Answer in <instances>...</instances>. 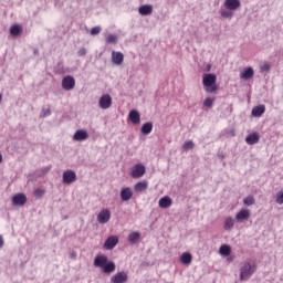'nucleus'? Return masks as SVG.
I'll return each mask as SVG.
<instances>
[{
    "label": "nucleus",
    "mask_w": 283,
    "mask_h": 283,
    "mask_svg": "<svg viewBox=\"0 0 283 283\" xmlns=\"http://www.w3.org/2000/svg\"><path fill=\"white\" fill-rule=\"evenodd\" d=\"M94 266L102 269L105 275H112V273L116 271V263H114V261H109L106 255H97L94 259Z\"/></svg>",
    "instance_id": "1"
},
{
    "label": "nucleus",
    "mask_w": 283,
    "mask_h": 283,
    "mask_svg": "<svg viewBox=\"0 0 283 283\" xmlns=\"http://www.w3.org/2000/svg\"><path fill=\"white\" fill-rule=\"evenodd\" d=\"M218 76L213 73H207L202 75V85L208 94H216L218 92Z\"/></svg>",
    "instance_id": "2"
},
{
    "label": "nucleus",
    "mask_w": 283,
    "mask_h": 283,
    "mask_svg": "<svg viewBox=\"0 0 283 283\" xmlns=\"http://www.w3.org/2000/svg\"><path fill=\"white\" fill-rule=\"evenodd\" d=\"M255 271H258V265L255 264V262H244L240 269V280L244 282L251 279V275H253Z\"/></svg>",
    "instance_id": "3"
},
{
    "label": "nucleus",
    "mask_w": 283,
    "mask_h": 283,
    "mask_svg": "<svg viewBox=\"0 0 283 283\" xmlns=\"http://www.w3.org/2000/svg\"><path fill=\"white\" fill-rule=\"evenodd\" d=\"M62 87L66 92H71V90H74L76 87V80H74V76L66 75L62 78Z\"/></svg>",
    "instance_id": "4"
},
{
    "label": "nucleus",
    "mask_w": 283,
    "mask_h": 283,
    "mask_svg": "<svg viewBox=\"0 0 283 283\" xmlns=\"http://www.w3.org/2000/svg\"><path fill=\"white\" fill-rule=\"evenodd\" d=\"M112 218V212L109 209H103L98 214H97V222L99 224H107Z\"/></svg>",
    "instance_id": "5"
},
{
    "label": "nucleus",
    "mask_w": 283,
    "mask_h": 283,
    "mask_svg": "<svg viewBox=\"0 0 283 283\" xmlns=\"http://www.w3.org/2000/svg\"><path fill=\"white\" fill-rule=\"evenodd\" d=\"M98 105L101 109H109L112 107V96L109 94L102 95Z\"/></svg>",
    "instance_id": "6"
},
{
    "label": "nucleus",
    "mask_w": 283,
    "mask_h": 283,
    "mask_svg": "<svg viewBox=\"0 0 283 283\" xmlns=\"http://www.w3.org/2000/svg\"><path fill=\"white\" fill-rule=\"evenodd\" d=\"M145 166L143 164H136L130 172L132 178H143L145 176Z\"/></svg>",
    "instance_id": "7"
},
{
    "label": "nucleus",
    "mask_w": 283,
    "mask_h": 283,
    "mask_svg": "<svg viewBox=\"0 0 283 283\" xmlns=\"http://www.w3.org/2000/svg\"><path fill=\"white\" fill-rule=\"evenodd\" d=\"M64 185H72L76 180V172L74 170H65L62 175Z\"/></svg>",
    "instance_id": "8"
},
{
    "label": "nucleus",
    "mask_w": 283,
    "mask_h": 283,
    "mask_svg": "<svg viewBox=\"0 0 283 283\" xmlns=\"http://www.w3.org/2000/svg\"><path fill=\"white\" fill-rule=\"evenodd\" d=\"M90 138V133L85 129H78L73 135V140L77 143H83V140H87Z\"/></svg>",
    "instance_id": "9"
},
{
    "label": "nucleus",
    "mask_w": 283,
    "mask_h": 283,
    "mask_svg": "<svg viewBox=\"0 0 283 283\" xmlns=\"http://www.w3.org/2000/svg\"><path fill=\"white\" fill-rule=\"evenodd\" d=\"M28 202V197L24 193H17L12 198V203L14 207H23Z\"/></svg>",
    "instance_id": "10"
},
{
    "label": "nucleus",
    "mask_w": 283,
    "mask_h": 283,
    "mask_svg": "<svg viewBox=\"0 0 283 283\" xmlns=\"http://www.w3.org/2000/svg\"><path fill=\"white\" fill-rule=\"evenodd\" d=\"M116 244H118V237L111 235L104 242V249H106V251H112V249H114Z\"/></svg>",
    "instance_id": "11"
},
{
    "label": "nucleus",
    "mask_w": 283,
    "mask_h": 283,
    "mask_svg": "<svg viewBox=\"0 0 283 283\" xmlns=\"http://www.w3.org/2000/svg\"><path fill=\"white\" fill-rule=\"evenodd\" d=\"M249 218H251V210L249 209H241L235 214V220H238V222H244V220H249Z\"/></svg>",
    "instance_id": "12"
},
{
    "label": "nucleus",
    "mask_w": 283,
    "mask_h": 283,
    "mask_svg": "<svg viewBox=\"0 0 283 283\" xmlns=\"http://www.w3.org/2000/svg\"><path fill=\"white\" fill-rule=\"evenodd\" d=\"M128 276L125 272H117L115 275L111 277L112 283H125L127 282Z\"/></svg>",
    "instance_id": "13"
},
{
    "label": "nucleus",
    "mask_w": 283,
    "mask_h": 283,
    "mask_svg": "<svg viewBox=\"0 0 283 283\" xmlns=\"http://www.w3.org/2000/svg\"><path fill=\"white\" fill-rule=\"evenodd\" d=\"M242 6V2L240 0H226L224 1V7L227 10L235 11Z\"/></svg>",
    "instance_id": "14"
},
{
    "label": "nucleus",
    "mask_w": 283,
    "mask_h": 283,
    "mask_svg": "<svg viewBox=\"0 0 283 283\" xmlns=\"http://www.w3.org/2000/svg\"><path fill=\"white\" fill-rule=\"evenodd\" d=\"M123 61H125V55L123 53L116 51L112 52V62L115 65H123Z\"/></svg>",
    "instance_id": "15"
},
{
    "label": "nucleus",
    "mask_w": 283,
    "mask_h": 283,
    "mask_svg": "<svg viewBox=\"0 0 283 283\" xmlns=\"http://www.w3.org/2000/svg\"><path fill=\"white\" fill-rule=\"evenodd\" d=\"M134 192H132V188H122L120 190V199L123 202H127L132 200Z\"/></svg>",
    "instance_id": "16"
},
{
    "label": "nucleus",
    "mask_w": 283,
    "mask_h": 283,
    "mask_svg": "<svg viewBox=\"0 0 283 283\" xmlns=\"http://www.w3.org/2000/svg\"><path fill=\"white\" fill-rule=\"evenodd\" d=\"M138 12H139V14H142V17H149V14H151V12H154V6L143 4L139 7Z\"/></svg>",
    "instance_id": "17"
},
{
    "label": "nucleus",
    "mask_w": 283,
    "mask_h": 283,
    "mask_svg": "<svg viewBox=\"0 0 283 283\" xmlns=\"http://www.w3.org/2000/svg\"><path fill=\"white\" fill-rule=\"evenodd\" d=\"M128 118L133 125H139L140 124V113L138 111L133 109L128 114Z\"/></svg>",
    "instance_id": "18"
},
{
    "label": "nucleus",
    "mask_w": 283,
    "mask_h": 283,
    "mask_svg": "<svg viewBox=\"0 0 283 283\" xmlns=\"http://www.w3.org/2000/svg\"><path fill=\"white\" fill-rule=\"evenodd\" d=\"M245 143L248 145H258L260 143V134L251 133L245 137Z\"/></svg>",
    "instance_id": "19"
},
{
    "label": "nucleus",
    "mask_w": 283,
    "mask_h": 283,
    "mask_svg": "<svg viewBox=\"0 0 283 283\" xmlns=\"http://www.w3.org/2000/svg\"><path fill=\"white\" fill-rule=\"evenodd\" d=\"M254 74H255V71H253V67L249 66L244 69V71L240 74V78H243L244 81H249L253 78Z\"/></svg>",
    "instance_id": "20"
},
{
    "label": "nucleus",
    "mask_w": 283,
    "mask_h": 283,
    "mask_svg": "<svg viewBox=\"0 0 283 283\" xmlns=\"http://www.w3.org/2000/svg\"><path fill=\"white\" fill-rule=\"evenodd\" d=\"M265 112H266V106L264 105L254 106L252 108V116H254V118H260V116H262Z\"/></svg>",
    "instance_id": "21"
},
{
    "label": "nucleus",
    "mask_w": 283,
    "mask_h": 283,
    "mask_svg": "<svg viewBox=\"0 0 283 283\" xmlns=\"http://www.w3.org/2000/svg\"><path fill=\"white\" fill-rule=\"evenodd\" d=\"M153 130H154V124L151 122H147L143 124L140 128V132L142 134H144V136H149V134H151Z\"/></svg>",
    "instance_id": "22"
},
{
    "label": "nucleus",
    "mask_w": 283,
    "mask_h": 283,
    "mask_svg": "<svg viewBox=\"0 0 283 283\" xmlns=\"http://www.w3.org/2000/svg\"><path fill=\"white\" fill-rule=\"evenodd\" d=\"M160 209H169V207H171V199L167 196L163 197L159 199L158 202Z\"/></svg>",
    "instance_id": "23"
},
{
    "label": "nucleus",
    "mask_w": 283,
    "mask_h": 283,
    "mask_svg": "<svg viewBox=\"0 0 283 283\" xmlns=\"http://www.w3.org/2000/svg\"><path fill=\"white\" fill-rule=\"evenodd\" d=\"M21 32H23V28L20 24H13L10 28L11 36H21Z\"/></svg>",
    "instance_id": "24"
},
{
    "label": "nucleus",
    "mask_w": 283,
    "mask_h": 283,
    "mask_svg": "<svg viewBox=\"0 0 283 283\" xmlns=\"http://www.w3.org/2000/svg\"><path fill=\"white\" fill-rule=\"evenodd\" d=\"M149 187V182L147 180L139 181L135 185L134 189L139 193L140 191H145Z\"/></svg>",
    "instance_id": "25"
},
{
    "label": "nucleus",
    "mask_w": 283,
    "mask_h": 283,
    "mask_svg": "<svg viewBox=\"0 0 283 283\" xmlns=\"http://www.w3.org/2000/svg\"><path fill=\"white\" fill-rule=\"evenodd\" d=\"M193 260V256L189 252H185L180 256V262L184 264H191V261Z\"/></svg>",
    "instance_id": "26"
},
{
    "label": "nucleus",
    "mask_w": 283,
    "mask_h": 283,
    "mask_svg": "<svg viewBox=\"0 0 283 283\" xmlns=\"http://www.w3.org/2000/svg\"><path fill=\"white\" fill-rule=\"evenodd\" d=\"M220 255H224L226 258L231 255V245L223 244L219 249Z\"/></svg>",
    "instance_id": "27"
},
{
    "label": "nucleus",
    "mask_w": 283,
    "mask_h": 283,
    "mask_svg": "<svg viewBox=\"0 0 283 283\" xmlns=\"http://www.w3.org/2000/svg\"><path fill=\"white\" fill-rule=\"evenodd\" d=\"M138 240H140V232H132L128 235V241L130 242V244H136Z\"/></svg>",
    "instance_id": "28"
},
{
    "label": "nucleus",
    "mask_w": 283,
    "mask_h": 283,
    "mask_svg": "<svg viewBox=\"0 0 283 283\" xmlns=\"http://www.w3.org/2000/svg\"><path fill=\"white\" fill-rule=\"evenodd\" d=\"M106 43L116 45L118 43V35L109 34L106 38Z\"/></svg>",
    "instance_id": "29"
},
{
    "label": "nucleus",
    "mask_w": 283,
    "mask_h": 283,
    "mask_svg": "<svg viewBox=\"0 0 283 283\" xmlns=\"http://www.w3.org/2000/svg\"><path fill=\"white\" fill-rule=\"evenodd\" d=\"M193 147H196L193 140H187L182 145V149H185V151H189V149H193Z\"/></svg>",
    "instance_id": "30"
},
{
    "label": "nucleus",
    "mask_w": 283,
    "mask_h": 283,
    "mask_svg": "<svg viewBox=\"0 0 283 283\" xmlns=\"http://www.w3.org/2000/svg\"><path fill=\"white\" fill-rule=\"evenodd\" d=\"M213 103H216L214 98L207 97L203 102V107H207L208 109H211V107H213Z\"/></svg>",
    "instance_id": "31"
},
{
    "label": "nucleus",
    "mask_w": 283,
    "mask_h": 283,
    "mask_svg": "<svg viewBox=\"0 0 283 283\" xmlns=\"http://www.w3.org/2000/svg\"><path fill=\"white\" fill-rule=\"evenodd\" d=\"M233 219L232 218H227L226 222H224V229L226 231H231V229H233Z\"/></svg>",
    "instance_id": "32"
},
{
    "label": "nucleus",
    "mask_w": 283,
    "mask_h": 283,
    "mask_svg": "<svg viewBox=\"0 0 283 283\" xmlns=\"http://www.w3.org/2000/svg\"><path fill=\"white\" fill-rule=\"evenodd\" d=\"M243 205H245L247 207L255 205V198H253V196H248L247 198L243 199Z\"/></svg>",
    "instance_id": "33"
},
{
    "label": "nucleus",
    "mask_w": 283,
    "mask_h": 283,
    "mask_svg": "<svg viewBox=\"0 0 283 283\" xmlns=\"http://www.w3.org/2000/svg\"><path fill=\"white\" fill-rule=\"evenodd\" d=\"M50 169H52V166H45L43 168H41L40 170H36V175L38 176H45V174L50 172Z\"/></svg>",
    "instance_id": "34"
},
{
    "label": "nucleus",
    "mask_w": 283,
    "mask_h": 283,
    "mask_svg": "<svg viewBox=\"0 0 283 283\" xmlns=\"http://www.w3.org/2000/svg\"><path fill=\"white\" fill-rule=\"evenodd\" d=\"M221 17H223V19H231L233 17V12L221 10Z\"/></svg>",
    "instance_id": "35"
},
{
    "label": "nucleus",
    "mask_w": 283,
    "mask_h": 283,
    "mask_svg": "<svg viewBox=\"0 0 283 283\" xmlns=\"http://www.w3.org/2000/svg\"><path fill=\"white\" fill-rule=\"evenodd\" d=\"M275 202H276V205H283V191L276 192Z\"/></svg>",
    "instance_id": "36"
},
{
    "label": "nucleus",
    "mask_w": 283,
    "mask_h": 283,
    "mask_svg": "<svg viewBox=\"0 0 283 283\" xmlns=\"http://www.w3.org/2000/svg\"><path fill=\"white\" fill-rule=\"evenodd\" d=\"M44 195H45V190H43V189H41V188H38V189H35V191H34L35 198H43Z\"/></svg>",
    "instance_id": "37"
},
{
    "label": "nucleus",
    "mask_w": 283,
    "mask_h": 283,
    "mask_svg": "<svg viewBox=\"0 0 283 283\" xmlns=\"http://www.w3.org/2000/svg\"><path fill=\"white\" fill-rule=\"evenodd\" d=\"M96 34H101V27H93L91 29V35L96 36Z\"/></svg>",
    "instance_id": "38"
},
{
    "label": "nucleus",
    "mask_w": 283,
    "mask_h": 283,
    "mask_svg": "<svg viewBox=\"0 0 283 283\" xmlns=\"http://www.w3.org/2000/svg\"><path fill=\"white\" fill-rule=\"evenodd\" d=\"M51 115H52V111L50 109V107L42 108V116H43V118H46V116H51Z\"/></svg>",
    "instance_id": "39"
},
{
    "label": "nucleus",
    "mask_w": 283,
    "mask_h": 283,
    "mask_svg": "<svg viewBox=\"0 0 283 283\" xmlns=\"http://www.w3.org/2000/svg\"><path fill=\"white\" fill-rule=\"evenodd\" d=\"M260 70L261 72H271V66H269V64H263Z\"/></svg>",
    "instance_id": "40"
},
{
    "label": "nucleus",
    "mask_w": 283,
    "mask_h": 283,
    "mask_svg": "<svg viewBox=\"0 0 283 283\" xmlns=\"http://www.w3.org/2000/svg\"><path fill=\"white\" fill-rule=\"evenodd\" d=\"M78 56H85L87 54V50L85 48H82L77 51Z\"/></svg>",
    "instance_id": "41"
},
{
    "label": "nucleus",
    "mask_w": 283,
    "mask_h": 283,
    "mask_svg": "<svg viewBox=\"0 0 283 283\" xmlns=\"http://www.w3.org/2000/svg\"><path fill=\"white\" fill-rule=\"evenodd\" d=\"M4 244H6V241L3 240V237L0 235V249H3Z\"/></svg>",
    "instance_id": "42"
},
{
    "label": "nucleus",
    "mask_w": 283,
    "mask_h": 283,
    "mask_svg": "<svg viewBox=\"0 0 283 283\" xmlns=\"http://www.w3.org/2000/svg\"><path fill=\"white\" fill-rule=\"evenodd\" d=\"M211 71V64H208L206 67V72H210Z\"/></svg>",
    "instance_id": "43"
},
{
    "label": "nucleus",
    "mask_w": 283,
    "mask_h": 283,
    "mask_svg": "<svg viewBox=\"0 0 283 283\" xmlns=\"http://www.w3.org/2000/svg\"><path fill=\"white\" fill-rule=\"evenodd\" d=\"M3 163V155L0 154V164Z\"/></svg>",
    "instance_id": "44"
}]
</instances>
